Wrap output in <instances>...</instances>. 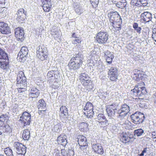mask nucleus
<instances>
[{
	"label": "nucleus",
	"mask_w": 156,
	"mask_h": 156,
	"mask_svg": "<svg viewBox=\"0 0 156 156\" xmlns=\"http://www.w3.org/2000/svg\"><path fill=\"white\" fill-rule=\"evenodd\" d=\"M79 77L81 83L87 90H90L92 89L93 87L92 82L90 80L88 74L85 73H81Z\"/></svg>",
	"instance_id": "nucleus-1"
},
{
	"label": "nucleus",
	"mask_w": 156,
	"mask_h": 156,
	"mask_svg": "<svg viewBox=\"0 0 156 156\" xmlns=\"http://www.w3.org/2000/svg\"><path fill=\"white\" fill-rule=\"evenodd\" d=\"M147 93L145 87H141L140 84L136 85L135 88L131 90L130 94L133 97H140L146 94Z\"/></svg>",
	"instance_id": "nucleus-2"
},
{
	"label": "nucleus",
	"mask_w": 156,
	"mask_h": 156,
	"mask_svg": "<svg viewBox=\"0 0 156 156\" xmlns=\"http://www.w3.org/2000/svg\"><path fill=\"white\" fill-rule=\"evenodd\" d=\"M37 56L42 61L46 59L47 57V49L43 45L39 46L37 50Z\"/></svg>",
	"instance_id": "nucleus-3"
},
{
	"label": "nucleus",
	"mask_w": 156,
	"mask_h": 156,
	"mask_svg": "<svg viewBox=\"0 0 156 156\" xmlns=\"http://www.w3.org/2000/svg\"><path fill=\"white\" fill-rule=\"evenodd\" d=\"M132 122L135 124L142 122L145 117L143 114L140 112H136L131 116Z\"/></svg>",
	"instance_id": "nucleus-4"
},
{
	"label": "nucleus",
	"mask_w": 156,
	"mask_h": 156,
	"mask_svg": "<svg viewBox=\"0 0 156 156\" xmlns=\"http://www.w3.org/2000/svg\"><path fill=\"white\" fill-rule=\"evenodd\" d=\"M84 114L88 118L92 117L94 115L93 106L92 103L88 102L84 107Z\"/></svg>",
	"instance_id": "nucleus-5"
},
{
	"label": "nucleus",
	"mask_w": 156,
	"mask_h": 156,
	"mask_svg": "<svg viewBox=\"0 0 156 156\" xmlns=\"http://www.w3.org/2000/svg\"><path fill=\"white\" fill-rule=\"evenodd\" d=\"M14 146L16 150V153L19 156H24L26 152V147L24 145L18 142L14 143Z\"/></svg>",
	"instance_id": "nucleus-6"
},
{
	"label": "nucleus",
	"mask_w": 156,
	"mask_h": 156,
	"mask_svg": "<svg viewBox=\"0 0 156 156\" xmlns=\"http://www.w3.org/2000/svg\"><path fill=\"white\" fill-rule=\"evenodd\" d=\"M30 115L27 112H24L22 116L20 117V121L21 122L23 126H28L30 122Z\"/></svg>",
	"instance_id": "nucleus-7"
},
{
	"label": "nucleus",
	"mask_w": 156,
	"mask_h": 156,
	"mask_svg": "<svg viewBox=\"0 0 156 156\" xmlns=\"http://www.w3.org/2000/svg\"><path fill=\"white\" fill-rule=\"evenodd\" d=\"M108 16L109 19L110 21L111 24L115 23L118 20H120L122 22V19L120 16L118 12L116 11H112L109 12L108 14Z\"/></svg>",
	"instance_id": "nucleus-8"
},
{
	"label": "nucleus",
	"mask_w": 156,
	"mask_h": 156,
	"mask_svg": "<svg viewBox=\"0 0 156 156\" xmlns=\"http://www.w3.org/2000/svg\"><path fill=\"white\" fill-rule=\"evenodd\" d=\"M78 144L81 149L83 151L87 147L88 143L86 137L82 135H79L77 137Z\"/></svg>",
	"instance_id": "nucleus-9"
},
{
	"label": "nucleus",
	"mask_w": 156,
	"mask_h": 156,
	"mask_svg": "<svg viewBox=\"0 0 156 156\" xmlns=\"http://www.w3.org/2000/svg\"><path fill=\"white\" fill-rule=\"evenodd\" d=\"M152 19V14L148 12H144L141 14L140 17L141 21L146 23L151 21Z\"/></svg>",
	"instance_id": "nucleus-10"
},
{
	"label": "nucleus",
	"mask_w": 156,
	"mask_h": 156,
	"mask_svg": "<svg viewBox=\"0 0 156 156\" xmlns=\"http://www.w3.org/2000/svg\"><path fill=\"white\" fill-rule=\"evenodd\" d=\"M107 113L108 116L113 118L115 113L117 112V109L116 105L114 104L107 106L106 109Z\"/></svg>",
	"instance_id": "nucleus-11"
},
{
	"label": "nucleus",
	"mask_w": 156,
	"mask_h": 156,
	"mask_svg": "<svg viewBox=\"0 0 156 156\" xmlns=\"http://www.w3.org/2000/svg\"><path fill=\"white\" fill-rule=\"evenodd\" d=\"M58 71L55 70H51L49 71L47 74V80L49 83H52L54 81L55 79L58 78L57 74Z\"/></svg>",
	"instance_id": "nucleus-12"
},
{
	"label": "nucleus",
	"mask_w": 156,
	"mask_h": 156,
	"mask_svg": "<svg viewBox=\"0 0 156 156\" xmlns=\"http://www.w3.org/2000/svg\"><path fill=\"white\" fill-rule=\"evenodd\" d=\"M0 32L4 34H8L10 33V29L7 24L3 22H0Z\"/></svg>",
	"instance_id": "nucleus-13"
},
{
	"label": "nucleus",
	"mask_w": 156,
	"mask_h": 156,
	"mask_svg": "<svg viewBox=\"0 0 156 156\" xmlns=\"http://www.w3.org/2000/svg\"><path fill=\"white\" fill-rule=\"evenodd\" d=\"M26 13V11H25L23 9H20L16 14L17 16L16 20L19 22L24 20H25Z\"/></svg>",
	"instance_id": "nucleus-14"
},
{
	"label": "nucleus",
	"mask_w": 156,
	"mask_h": 156,
	"mask_svg": "<svg viewBox=\"0 0 156 156\" xmlns=\"http://www.w3.org/2000/svg\"><path fill=\"white\" fill-rule=\"evenodd\" d=\"M17 82L18 84L25 85L26 82V78L24 76V73L22 71H20L17 75Z\"/></svg>",
	"instance_id": "nucleus-15"
},
{
	"label": "nucleus",
	"mask_w": 156,
	"mask_h": 156,
	"mask_svg": "<svg viewBox=\"0 0 156 156\" xmlns=\"http://www.w3.org/2000/svg\"><path fill=\"white\" fill-rule=\"evenodd\" d=\"M42 7L44 11L49 12L52 6V3L51 0H41Z\"/></svg>",
	"instance_id": "nucleus-16"
},
{
	"label": "nucleus",
	"mask_w": 156,
	"mask_h": 156,
	"mask_svg": "<svg viewBox=\"0 0 156 156\" xmlns=\"http://www.w3.org/2000/svg\"><path fill=\"white\" fill-rule=\"evenodd\" d=\"M39 94L38 90L36 88L33 87L30 90L29 97L30 98H32V101H35L39 95Z\"/></svg>",
	"instance_id": "nucleus-17"
},
{
	"label": "nucleus",
	"mask_w": 156,
	"mask_h": 156,
	"mask_svg": "<svg viewBox=\"0 0 156 156\" xmlns=\"http://www.w3.org/2000/svg\"><path fill=\"white\" fill-rule=\"evenodd\" d=\"M120 140L124 143H127L129 141L130 139L132 138L131 136L126 132H123L120 134Z\"/></svg>",
	"instance_id": "nucleus-18"
},
{
	"label": "nucleus",
	"mask_w": 156,
	"mask_h": 156,
	"mask_svg": "<svg viewBox=\"0 0 156 156\" xmlns=\"http://www.w3.org/2000/svg\"><path fill=\"white\" fill-rule=\"evenodd\" d=\"M28 49L26 47H23L20 50V51L18 54V57L20 58H23L27 56L28 54Z\"/></svg>",
	"instance_id": "nucleus-19"
},
{
	"label": "nucleus",
	"mask_w": 156,
	"mask_h": 156,
	"mask_svg": "<svg viewBox=\"0 0 156 156\" xmlns=\"http://www.w3.org/2000/svg\"><path fill=\"white\" fill-rule=\"evenodd\" d=\"M92 147L95 152L100 154H102L103 153V150L102 146L99 144H93Z\"/></svg>",
	"instance_id": "nucleus-20"
},
{
	"label": "nucleus",
	"mask_w": 156,
	"mask_h": 156,
	"mask_svg": "<svg viewBox=\"0 0 156 156\" xmlns=\"http://www.w3.org/2000/svg\"><path fill=\"white\" fill-rule=\"evenodd\" d=\"M72 59L76 63H78L81 66L83 62V56L80 54L79 53L78 54L76 55Z\"/></svg>",
	"instance_id": "nucleus-21"
},
{
	"label": "nucleus",
	"mask_w": 156,
	"mask_h": 156,
	"mask_svg": "<svg viewBox=\"0 0 156 156\" xmlns=\"http://www.w3.org/2000/svg\"><path fill=\"white\" fill-rule=\"evenodd\" d=\"M67 136L65 135H61L58 137L57 141L58 143L63 146H65L67 143Z\"/></svg>",
	"instance_id": "nucleus-22"
},
{
	"label": "nucleus",
	"mask_w": 156,
	"mask_h": 156,
	"mask_svg": "<svg viewBox=\"0 0 156 156\" xmlns=\"http://www.w3.org/2000/svg\"><path fill=\"white\" fill-rule=\"evenodd\" d=\"M104 56L106 58L107 62L110 64L112 63V60L114 58V55L110 51H107L104 53Z\"/></svg>",
	"instance_id": "nucleus-23"
},
{
	"label": "nucleus",
	"mask_w": 156,
	"mask_h": 156,
	"mask_svg": "<svg viewBox=\"0 0 156 156\" xmlns=\"http://www.w3.org/2000/svg\"><path fill=\"white\" fill-rule=\"evenodd\" d=\"M37 107L40 111H44L46 109V104L43 99H41L39 101Z\"/></svg>",
	"instance_id": "nucleus-24"
},
{
	"label": "nucleus",
	"mask_w": 156,
	"mask_h": 156,
	"mask_svg": "<svg viewBox=\"0 0 156 156\" xmlns=\"http://www.w3.org/2000/svg\"><path fill=\"white\" fill-rule=\"evenodd\" d=\"M68 66L70 69L74 70L79 69L80 66L78 63H76L72 60V59H71L70 60L68 64Z\"/></svg>",
	"instance_id": "nucleus-25"
},
{
	"label": "nucleus",
	"mask_w": 156,
	"mask_h": 156,
	"mask_svg": "<svg viewBox=\"0 0 156 156\" xmlns=\"http://www.w3.org/2000/svg\"><path fill=\"white\" fill-rule=\"evenodd\" d=\"M108 35L106 32L100 31L97 34V39H108Z\"/></svg>",
	"instance_id": "nucleus-26"
},
{
	"label": "nucleus",
	"mask_w": 156,
	"mask_h": 156,
	"mask_svg": "<svg viewBox=\"0 0 156 156\" xmlns=\"http://www.w3.org/2000/svg\"><path fill=\"white\" fill-rule=\"evenodd\" d=\"M60 111L61 112L60 116L63 118H65L68 114L67 109L65 106H62L60 108Z\"/></svg>",
	"instance_id": "nucleus-27"
},
{
	"label": "nucleus",
	"mask_w": 156,
	"mask_h": 156,
	"mask_svg": "<svg viewBox=\"0 0 156 156\" xmlns=\"http://www.w3.org/2000/svg\"><path fill=\"white\" fill-rule=\"evenodd\" d=\"M4 61L0 62L1 68L4 70H7L9 69V61L8 59H4Z\"/></svg>",
	"instance_id": "nucleus-28"
},
{
	"label": "nucleus",
	"mask_w": 156,
	"mask_h": 156,
	"mask_svg": "<svg viewBox=\"0 0 156 156\" xmlns=\"http://www.w3.org/2000/svg\"><path fill=\"white\" fill-rule=\"evenodd\" d=\"M30 136V131L29 129H24L22 137L24 140H28Z\"/></svg>",
	"instance_id": "nucleus-29"
},
{
	"label": "nucleus",
	"mask_w": 156,
	"mask_h": 156,
	"mask_svg": "<svg viewBox=\"0 0 156 156\" xmlns=\"http://www.w3.org/2000/svg\"><path fill=\"white\" fill-rule=\"evenodd\" d=\"M129 107L127 105L125 104L123 105L122 106L121 108L118 111L127 114L129 111Z\"/></svg>",
	"instance_id": "nucleus-30"
},
{
	"label": "nucleus",
	"mask_w": 156,
	"mask_h": 156,
	"mask_svg": "<svg viewBox=\"0 0 156 156\" xmlns=\"http://www.w3.org/2000/svg\"><path fill=\"white\" fill-rule=\"evenodd\" d=\"M8 59V57L6 53L4 51L0 48V59Z\"/></svg>",
	"instance_id": "nucleus-31"
},
{
	"label": "nucleus",
	"mask_w": 156,
	"mask_h": 156,
	"mask_svg": "<svg viewBox=\"0 0 156 156\" xmlns=\"http://www.w3.org/2000/svg\"><path fill=\"white\" fill-rule=\"evenodd\" d=\"M79 127L81 131L87 130L88 129V125L86 123L83 122L79 124Z\"/></svg>",
	"instance_id": "nucleus-32"
},
{
	"label": "nucleus",
	"mask_w": 156,
	"mask_h": 156,
	"mask_svg": "<svg viewBox=\"0 0 156 156\" xmlns=\"http://www.w3.org/2000/svg\"><path fill=\"white\" fill-rule=\"evenodd\" d=\"M4 151L5 154L7 156H13L12 150L9 147L5 148Z\"/></svg>",
	"instance_id": "nucleus-33"
},
{
	"label": "nucleus",
	"mask_w": 156,
	"mask_h": 156,
	"mask_svg": "<svg viewBox=\"0 0 156 156\" xmlns=\"http://www.w3.org/2000/svg\"><path fill=\"white\" fill-rule=\"evenodd\" d=\"M133 27L138 33H140L141 28L138 26V24L137 23H135L133 24Z\"/></svg>",
	"instance_id": "nucleus-34"
},
{
	"label": "nucleus",
	"mask_w": 156,
	"mask_h": 156,
	"mask_svg": "<svg viewBox=\"0 0 156 156\" xmlns=\"http://www.w3.org/2000/svg\"><path fill=\"white\" fill-rule=\"evenodd\" d=\"M144 133V130L140 129L134 130V133L135 136H141Z\"/></svg>",
	"instance_id": "nucleus-35"
},
{
	"label": "nucleus",
	"mask_w": 156,
	"mask_h": 156,
	"mask_svg": "<svg viewBox=\"0 0 156 156\" xmlns=\"http://www.w3.org/2000/svg\"><path fill=\"white\" fill-rule=\"evenodd\" d=\"M117 114H118L117 117L118 120H122L125 117L127 114L122 112H121L117 111Z\"/></svg>",
	"instance_id": "nucleus-36"
},
{
	"label": "nucleus",
	"mask_w": 156,
	"mask_h": 156,
	"mask_svg": "<svg viewBox=\"0 0 156 156\" xmlns=\"http://www.w3.org/2000/svg\"><path fill=\"white\" fill-rule=\"evenodd\" d=\"M75 10L76 12L78 14L80 15L84 11V9L81 6H76L75 7Z\"/></svg>",
	"instance_id": "nucleus-37"
},
{
	"label": "nucleus",
	"mask_w": 156,
	"mask_h": 156,
	"mask_svg": "<svg viewBox=\"0 0 156 156\" xmlns=\"http://www.w3.org/2000/svg\"><path fill=\"white\" fill-rule=\"evenodd\" d=\"M147 4V0H140V1L138 2L137 4H136V5L145 6H146Z\"/></svg>",
	"instance_id": "nucleus-38"
},
{
	"label": "nucleus",
	"mask_w": 156,
	"mask_h": 156,
	"mask_svg": "<svg viewBox=\"0 0 156 156\" xmlns=\"http://www.w3.org/2000/svg\"><path fill=\"white\" fill-rule=\"evenodd\" d=\"M108 73V75H110V74H118L117 69L114 67H111L109 69Z\"/></svg>",
	"instance_id": "nucleus-39"
},
{
	"label": "nucleus",
	"mask_w": 156,
	"mask_h": 156,
	"mask_svg": "<svg viewBox=\"0 0 156 156\" xmlns=\"http://www.w3.org/2000/svg\"><path fill=\"white\" fill-rule=\"evenodd\" d=\"M97 119L98 123L101 122H102V121L106 120L105 116L102 114H99L97 116Z\"/></svg>",
	"instance_id": "nucleus-40"
},
{
	"label": "nucleus",
	"mask_w": 156,
	"mask_h": 156,
	"mask_svg": "<svg viewBox=\"0 0 156 156\" xmlns=\"http://www.w3.org/2000/svg\"><path fill=\"white\" fill-rule=\"evenodd\" d=\"M108 76L111 80L115 81L117 79L118 74H110V75H108Z\"/></svg>",
	"instance_id": "nucleus-41"
},
{
	"label": "nucleus",
	"mask_w": 156,
	"mask_h": 156,
	"mask_svg": "<svg viewBox=\"0 0 156 156\" xmlns=\"http://www.w3.org/2000/svg\"><path fill=\"white\" fill-rule=\"evenodd\" d=\"M90 2L93 7L94 8L97 7L99 3V0H90Z\"/></svg>",
	"instance_id": "nucleus-42"
},
{
	"label": "nucleus",
	"mask_w": 156,
	"mask_h": 156,
	"mask_svg": "<svg viewBox=\"0 0 156 156\" xmlns=\"http://www.w3.org/2000/svg\"><path fill=\"white\" fill-rule=\"evenodd\" d=\"M8 119V116L6 115H2L0 117V121L4 122L7 120Z\"/></svg>",
	"instance_id": "nucleus-43"
},
{
	"label": "nucleus",
	"mask_w": 156,
	"mask_h": 156,
	"mask_svg": "<svg viewBox=\"0 0 156 156\" xmlns=\"http://www.w3.org/2000/svg\"><path fill=\"white\" fill-rule=\"evenodd\" d=\"M22 28H21L18 27L15 30V34L16 37H19L20 33L21 32V30H22Z\"/></svg>",
	"instance_id": "nucleus-44"
},
{
	"label": "nucleus",
	"mask_w": 156,
	"mask_h": 156,
	"mask_svg": "<svg viewBox=\"0 0 156 156\" xmlns=\"http://www.w3.org/2000/svg\"><path fill=\"white\" fill-rule=\"evenodd\" d=\"M74 152L72 150H69L66 151V154H65V156H73Z\"/></svg>",
	"instance_id": "nucleus-45"
},
{
	"label": "nucleus",
	"mask_w": 156,
	"mask_h": 156,
	"mask_svg": "<svg viewBox=\"0 0 156 156\" xmlns=\"http://www.w3.org/2000/svg\"><path fill=\"white\" fill-rule=\"evenodd\" d=\"M3 129L4 131L6 132H10L11 131L10 127L7 124L4 126Z\"/></svg>",
	"instance_id": "nucleus-46"
},
{
	"label": "nucleus",
	"mask_w": 156,
	"mask_h": 156,
	"mask_svg": "<svg viewBox=\"0 0 156 156\" xmlns=\"http://www.w3.org/2000/svg\"><path fill=\"white\" fill-rule=\"evenodd\" d=\"M5 4H0V13H3L6 11L7 10V8L5 6Z\"/></svg>",
	"instance_id": "nucleus-47"
},
{
	"label": "nucleus",
	"mask_w": 156,
	"mask_h": 156,
	"mask_svg": "<svg viewBox=\"0 0 156 156\" xmlns=\"http://www.w3.org/2000/svg\"><path fill=\"white\" fill-rule=\"evenodd\" d=\"M113 28H115V30H121V25L119 24H118V26H116L115 23H112V24H111Z\"/></svg>",
	"instance_id": "nucleus-48"
},
{
	"label": "nucleus",
	"mask_w": 156,
	"mask_h": 156,
	"mask_svg": "<svg viewBox=\"0 0 156 156\" xmlns=\"http://www.w3.org/2000/svg\"><path fill=\"white\" fill-rule=\"evenodd\" d=\"M107 122V121L106 120L105 121H102V122H100L98 123L97 124L100 127H103L106 125Z\"/></svg>",
	"instance_id": "nucleus-49"
},
{
	"label": "nucleus",
	"mask_w": 156,
	"mask_h": 156,
	"mask_svg": "<svg viewBox=\"0 0 156 156\" xmlns=\"http://www.w3.org/2000/svg\"><path fill=\"white\" fill-rule=\"evenodd\" d=\"M140 77L138 73L136 74L134 73V76H133V78L136 81H138L139 80Z\"/></svg>",
	"instance_id": "nucleus-50"
},
{
	"label": "nucleus",
	"mask_w": 156,
	"mask_h": 156,
	"mask_svg": "<svg viewBox=\"0 0 156 156\" xmlns=\"http://www.w3.org/2000/svg\"><path fill=\"white\" fill-rule=\"evenodd\" d=\"M24 33L23 32V30L22 28V30H21V32L20 33L19 35V37H18L17 39H22V38H23V37L24 35Z\"/></svg>",
	"instance_id": "nucleus-51"
},
{
	"label": "nucleus",
	"mask_w": 156,
	"mask_h": 156,
	"mask_svg": "<svg viewBox=\"0 0 156 156\" xmlns=\"http://www.w3.org/2000/svg\"><path fill=\"white\" fill-rule=\"evenodd\" d=\"M152 37L153 39L156 38V29H154L153 30Z\"/></svg>",
	"instance_id": "nucleus-52"
},
{
	"label": "nucleus",
	"mask_w": 156,
	"mask_h": 156,
	"mask_svg": "<svg viewBox=\"0 0 156 156\" xmlns=\"http://www.w3.org/2000/svg\"><path fill=\"white\" fill-rule=\"evenodd\" d=\"M26 90V89L24 88H19L18 89V92L19 93H21L23 92H24Z\"/></svg>",
	"instance_id": "nucleus-53"
},
{
	"label": "nucleus",
	"mask_w": 156,
	"mask_h": 156,
	"mask_svg": "<svg viewBox=\"0 0 156 156\" xmlns=\"http://www.w3.org/2000/svg\"><path fill=\"white\" fill-rule=\"evenodd\" d=\"M105 40H96L95 42L99 44H103L105 43Z\"/></svg>",
	"instance_id": "nucleus-54"
},
{
	"label": "nucleus",
	"mask_w": 156,
	"mask_h": 156,
	"mask_svg": "<svg viewBox=\"0 0 156 156\" xmlns=\"http://www.w3.org/2000/svg\"><path fill=\"white\" fill-rule=\"evenodd\" d=\"M152 136L153 138V140L154 138H156V131L153 132L151 133Z\"/></svg>",
	"instance_id": "nucleus-55"
},
{
	"label": "nucleus",
	"mask_w": 156,
	"mask_h": 156,
	"mask_svg": "<svg viewBox=\"0 0 156 156\" xmlns=\"http://www.w3.org/2000/svg\"><path fill=\"white\" fill-rule=\"evenodd\" d=\"M79 40H74L73 41H72L73 43L74 44H77L79 43Z\"/></svg>",
	"instance_id": "nucleus-56"
},
{
	"label": "nucleus",
	"mask_w": 156,
	"mask_h": 156,
	"mask_svg": "<svg viewBox=\"0 0 156 156\" xmlns=\"http://www.w3.org/2000/svg\"><path fill=\"white\" fill-rule=\"evenodd\" d=\"M120 4H121V5H122V3L120 2L119 3L118 2V3H116V6H117V7H118L119 8H121L122 6H121Z\"/></svg>",
	"instance_id": "nucleus-57"
},
{
	"label": "nucleus",
	"mask_w": 156,
	"mask_h": 156,
	"mask_svg": "<svg viewBox=\"0 0 156 156\" xmlns=\"http://www.w3.org/2000/svg\"><path fill=\"white\" fill-rule=\"evenodd\" d=\"M72 37L74 38H78V35H76V34L75 33H74L72 34Z\"/></svg>",
	"instance_id": "nucleus-58"
},
{
	"label": "nucleus",
	"mask_w": 156,
	"mask_h": 156,
	"mask_svg": "<svg viewBox=\"0 0 156 156\" xmlns=\"http://www.w3.org/2000/svg\"><path fill=\"white\" fill-rule=\"evenodd\" d=\"M132 1L133 3H134L136 5V4H137L138 2L140 1V0H132Z\"/></svg>",
	"instance_id": "nucleus-59"
},
{
	"label": "nucleus",
	"mask_w": 156,
	"mask_h": 156,
	"mask_svg": "<svg viewBox=\"0 0 156 156\" xmlns=\"http://www.w3.org/2000/svg\"><path fill=\"white\" fill-rule=\"evenodd\" d=\"M5 0H0V4H5Z\"/></svg>",
	"instance_id": "nucleus-60"
},
{
	"label": "nucleus",
	"mask_w": 156,
	"mask_h": 156,
	"mask_svg": "<svg viewBox=\"0 0 156 156\" xmlns=\"http://www.w3.org/2000/svg\"><path fill=\"white\" fill-rule=\"evenodd\" d=\"M61 153L62 154H63L64 155L65 154H66V153L64 149H62L61 150Z\"/></svg>",
	"instance_id": "nucleus-61"
},
{
	"label": "nucleus",
	"mask_w": 156,
	"mask_h": 156,
	"mask_svg": "<svg viewBox=\"0 0 156 156\" xmlns=\"http://www.w3.org/2000/svg\"><path fill=\"white\" fill-rule=\"evenodd\" d=\"M147 151V148H145L144 149V150L142 151V152H143V153H144V154L145 153H146Z\"/></svg>",
	"instance_id": "nucleus-62"
},
{
	"label": "nucleus",
	"mask_w": 156,
	"mask_h": 156,
	"mask_svg": "<svg viewBox=\"0 0 156 156\" xmlns=\"http://www.w3.org/2000/svg\"><path fill=\"white\" fill-rule=\"evenodd\" d=\"M137 99H138V101H140L143 100V98H138Z\"/></svg>",
	"instance_id": "nucleus-63"
},
{
	"label": "nucleus",
	"mask_w": 156,
	"mask_h": 156,
	"mask_svg": "<svg viewBox=\"0 0 156 156\" xmlns=\"http://www.w3.org/2000/svg\"><path fill=\"white\" fill-rule=\"evenodd\" d=\"M55 156H60V154L58 153H57L55 154Z\"/></svg>",
	"instance_id": "nucleus-64"
}]
</instances>
